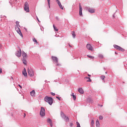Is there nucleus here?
Segmentation results:
<instances>
[{
    "instance_id": "1",
    "label": "nucleus",
    "mask_w": 127,
    "mask_h": 127,
    "mask_svg": "<svg viewBox=\"0 0 127 127\" xmlns=\"http://www.w3.org/2000/svg\"><path fill=\"white\" fill-rule=\"evenodd\" d=\"M16 26L15 27V30L16 31L17 33H18V34H19V35H20L21 37H23V35H22V33H21V31H20V29H19V28H18V25H19V22L16 21Z\"/></svg>"
},
{
    "instance_id": "2",
    "label": "nucleus",
    "mask_w": 127,
    "mask_h": 127,
    "mask_svg": "<svg viewBox=\"0 0 127 127\" xmlns=\"http://www.w3.org/2000/svg\"><path fill=\"white\" fill-rule=\"evenodd\" d=\"M44 100H45V102H46L47 103H48V104H49V105H52V104H53V98H52L51 97L46 96V97H45Z\"/></svg>"
},
{
    "instance_id": "3",
    "label": "nucleus",
    "mask_w": 127,
    "mask_h": 127,
    "mask_svg": "<svg viewBox=\"0 0 127 127\" xmlns=\"http://www.w3.org/2000/svg\"><path fill=\"white\" fill-rule=\"evenodd\" d=\"M28 74L30 77H33V76H34V72L33 71V70H32V68H28Z\"/></svg>"
},
{
    "instance_id": "4",
    "label": "nucleus",
    "mask_w": 127,
    "mask_h": 127,
    "mask_svg": "<svg viewBox=\"0 0 127 127\" xmlns=\"http://www.w3.org/2000/svg\"><path fill=\"white\" fill-rule=\"evenodd\" d=\"M24 10L26 11V12H29V4L28 2H25L24 4Z\"/></svg>"
},
{
    "instance_id": "5",
    "label": "nucleus",
    "mask_w": 127,
    "mask_h": 127,
    "mask_svg": "<svg viewBox=\"0 0 127 127\" xmlns=\"http://www.w3.org/2000/svg\"><path fill=\"white\" fill-rule=\"evenodd\" d=\"M52 60L57 64V66H61V64H58V58L56 57L52 56Z\"/></svg>"
},
{
    "instance_id": "6",
    "label": "nucleus",
    "mask_w": 127,
    "mask_h": 127,
    "mask_svg": "<svg viewBox=\"0 0 127 127\" xmlns=\"http://www.w3.org/2000/svg\"><path fill=\"white\" fill-rule=\"evenodd\" d=\"M40 115L41 117H44V116H45V109H44V108H41Z\"/></svg>"
},
{
    "instance_id": "7",
    "label": "nucleus",
    "mask_w": 127,
    "mask_h": 127,
    "mask_svg": "<svg viewBox=\"0 0 127 127\" xmlns=\"http://www.w3.org/2000/svg\"><path fill=\"white\" fill-rule=\"evenodd\" d=\"M61 115L62 118H63V119H64V120H65L66 122H69V118L67 117L66 116V115H65V114L64 113H63V112H61Z\"/></svg>"
},
{
    "instance_id": "8",
    "label": "nucleus",
    "mask_w": 127,
    "mask_h": 127,
    "mask_svg": "<svg viewBox=\"0 0 127 127\" xmlns=\"http://www.w3.org/2000/svg\"><path fill=\"white\" fill-rule=\"evenodd\" d=\"M86 48H87V49H88V50H90V51H94V49L93 48V47L90 44H87Z\"/></svg>"
},
{
    "instance_id": "9",
    "label": "nucleus",
    "mask_w": 127,
    "mask_h": 127,
    "mask_svg": "<svg viewBox=\"0 0 127 127\" xmlns=\"http://www.w3.org/2000/svg\"><path fill=\"white\" fill-rule=\"evenodd\" d=\"M16 56H17V57H21V49H19V51H17L16 52L15 54Z\"/></svg>"
},
{
    "instance_id": "10",
    "label": "nucleus",
    "mask_w": 127,
    "mask_h": 127,
    "mask_svg": "<svg viewBox=\"0 0 127 127\" xmlns=\"http://www.w3.org/2000/svg\"><path fill=\"white\" fill-rule=\"evenodd\" d=\"M56 0L58 5L60 7V8H61V9H64L63 6H62V4H61V2H60V1H59V0Z\"/></svg>"
},
{
    "instance_id": "11",
    "label": "nucleus",
    "mask_w": 127,
    "mask_h": 127,
    "mask_svg": "<svg viewBox=\"0 0 127 127\" xmlns=\"http://www.w3.org/2000/svg\"><path fill=\"white\" fill-rule=\"evenodd\" d=\"M82 10H83V8H82V6H81V4L79 3V15H80V16H82Z\"/></svg>"
},
{
    "instance_id": "12",
    "label": "nucleus",
    "mask_w": 127,
    "mask_h": 127,
    "mask_svg": "<svg viewBox=\"0 0 127 127\" xmlns=\"http://www.w3.org/2000/svg\"><path fill=\"white\" fill-rule=\"evenodd\" d=\"M22 56L23 57V59H24L27 58V55L24 52H23L22 53Z\"/></svg>"
},
{
    "instance_id": "13",
    "label": "nucleus",
    "mask_w": 127,
    "mask_h": 127,
    "mask_svg": "<svg viewBox=\"0 0 127 127\" xmlns=\"http://www.w3.org/2000/svg\"><path fill=\"white\" fill-rule=\"evenodd\" d=\"M47 123H48V124H49L51 126V127H52V120H51V119H48L47 120Z\"/></svg>"
},
{
    "instance_id": "14",
    "label": "nucleus",
    "mask_w": 127,
    "mask_h": 127,
    "mask_svg": "<svg viewBox=\"0 0 127 127\" xmlns=\"http://www.w3.org/2000/svg\"><path fill=\"white\" fill-rule=\"evenodd\" d=\"M88 11L89 12H90V13H94L95 12V9L89 8L88 9Z\"/></svg>"
},
{
    "instance_id": "15",
    "label": "nucleus",
    "mask_w": 127,
    "mask_h": 127,
    "mask_svg": "<svg viewBox=\"0 0 127 127\" xmlns=\"http://www.w3.org/2000/svg\"><path fill=\"white\" fill-rule=\"evenodd\" d=\"M30 95L32 97H35V91L32 90L30 92Z\"/></svg>"
},
{
    "instance_id": "16",
    "label": "nucleus",
    "mask_w": 127,
    "mask_h": 127,
    "mask_svg": "<svg viewBox=\"0 0 127 127\" xmlns=\"http://www.w3.org/2000/svg\"><path fill=\"white\" fill-rule=\"evenodd\" d=\"M78 92L80 93V94H84V90H83L82 88H79L78 89Z\"/></svg>"
},
{
    "instance_id": "17",
    "label": "nucleus",
    "mask_w": 127,
    "mask_h": 127,
    "mask_svg": "<svg viewBox=\"0 0 127 127\" xmlns=\"http://www.w3.org/2000/svg\"><path fill=\"white\" fill-rule=\"evenodd\" d=\"M85 80H86V82H92V80H91V78L90 77H85Z\"/></svg>"
},
{
    "instance_id": "18",
    "label": "nucleus",
    "mask_w": 127,
    "mask_h": 127,
    "mask_svg": "<svg viewBox=\"0 0 127 127\" xmlns=\"http://www.w3.org/2000/svg\"><path fill=\"white\" fill-rule=\"evenodd\" d=\"M22 74L23 75H24V76H25V77L27 76V72H26V70H25V68H24V70L23 71Z\"/></svg>"
},
{
    "instance_id": "19",
    "label": "nucleus",
    "mask_w": 127,
    "mask_h": 127,
    "mask_svg": "<svg viewBox=\"0 0 127 127\" xmlns=\"http://www.w3.org/2000/svg\"><path fill=\"white\" fill-rule=\"evenodd\" d=\"M114 48H115V49H116V50H118L119 51L120 47L118 46V45H114Z\"/></svg>"
},
{
    "instance_id": "20",
    "label": "nucleus",
    "mask_w": 127,
    "mask_h": 127,
    "mask_svg": "<svg viewBox=\"0 0 127 127\" xmlns=\"http://www.w3.org/2000/svg\"><path fill=\"white\" fill-rule=\"evenodd\" d=\"M96 125L97 127H100V122L98 120H96Z\"/></svg>"
},
{
    "instance_id": "21",
    "label": "nucleus",
    "mask_w": 127,
    "mask_h": 127,
    "mask_svg": "<svg viewBox=\"0 0 127 127\" xmlns=\"http://www.w3.org/2000/svg\"><path fill=\"white\" fill-rule=\"evenodd\" d=\"M118 51H121V52H125V49L122 47H119V50H118Z\"/></svg>"
},
{
    "instance_id": "22",
    "label": "nucleus",
    "mask_w": 127,
    "mask_h": 127,
    "mask_svg": "<svg viewBox=\"0 0 127 127\" xmlns=\"http://www.w3.org/2000/svg\"><path fill=\"white\" fill-rule=\"evenodd\" d=\"M26 59H23V64H24L25 65H26V64H27V62H26Z\"/></svg>"
},
{
    "instance_id": "23",
    "label": "nucleus",
    "mask_w": 127,
    "mask_h": 127,
    "mask_svg": "<svg viewBox=\"0 0 127 127\" xmlns=\"http://www.w3.org/2000/svg\"><path fill=\"white\" fill-rule=\"evenodd\" d=\"M71 34H72L73 38H75L76 37V34H75V32H74V31L72 32Z\"/></svg>"
},
{
    "instance_id": "24",
    "label": "nucleus",
    "mask_w": 127,
    "mask_h": 127,
    "mask_svg": "<svg viewBox=\"0 0 127 127\" xmlns=\"http://www.w3.org/2000/svg\"><path fill=\"white\" fill-rule=\"evenodd\" d=\"M53 27H54V30H55L56 31H58V29H57V27H56L55 26V25H53Z\"/></svg>"
},
{
    "instance_id": "25",
    "label": "nucleus",
    "mask_w": 127,
    "mask_h": 127,
    "mask_svg": "<svg viewBox=\"0 0 127 127\" xmlns=\"http://www.w3.org/2000/svg\"><path fill=\"white\" fill-rule=\"evenodd\" d=\"M87 57H89V58H91V59H94V58H95V57L92 56H89V55H87Z\"/></svg>"
},
{
    "instance_id": "26",
    "label": "nucleus",
    "mask_w": 127,
    "mask_h": 127,
    "mask_svg": "<svg viewBox=\"0 0 127 127\" xmlns=\"http://www.w3.org/2000/svg\"><path fill=\"white\" fill-rule=\"evenodd\" d=\"M100 78L102 80H105V75H102L100 76Z\"/></svg>"
},
{
    "instance_id": "27",
    "label": "nucleus",
    "mask_w": 127,
    "mask_h": 127,
    "mask_svg": "<svg viewBox=\"0 0 127 127\" xmlns=\"http://www.w3.org/2000/svg\"><path fill=\"white\" fill-rule=\"evenodd\" d=\"M33 41L34 42H36V43H37V40H36V39H35V38H33Z\"/></svg>"
},
{
    "instance_id": "28",
    "label": "nucleus",
    "mask_w": 127,
    "mask_h": 127,
    "mask_svg": "<svg viewBox=\"0 0 127 127\" xmlns=\"http://www.w3.org/2000/svg\"><path fill=\"white\" fill-rule=\"evenodd\" d=\"M48 2L49 4V7L50 8V0H48Z\"/></svg>"
},
{
    "instance_id": "29",
    "label": "nucleus",
    "mask_w": 127,
    "mask_h": 127,
    "mask_svg": "<svg viewBox=\"0 0 127 127\" xmlns=\"http://www.w3.org/2000/svg\"><path fill=\"white\" fill-rule=\"evenodd\" d=\"M73 99L75 101L76 100V96L72 95Z\"/></svg>"
},
{
    "instance_id": "30",
    "label": "nucleus",
    "mask_w": 127,
    "mask_h": 127,
    "mask_svg": "<svg viewBox=\"0 0 127 127\" xmlns=\"http://www.w3.org/2000/svg\"><path fill=\"white\" fill-rule=\"evenodd\" d=\"M99 118V120H103V116H100Z\"/></svg>"
},
{
    "instance_id": "31",
    "label": "nucleus",
    "mask_w": 127,
    "mask_h": 127,
    "mask_svg": "<svg viewBox=\"0 0 127 127\" xmlns=\"http://www.w3.org/2000/svg\"><path fill=\"white\" fill-rule=\"evenodd\" d=\"M91 125H92V126H94V120H92L91 121Z\"/></svg>"
},
{
    "instance_id": "32",
    "label": "nucleus",
    "mask_w": 127,
    "mask_h": 127,
    "mask_svg": "<svg viewBox=\"0 0 127 127\" xmlns=\"http://www.w3.org/2000/svg\"><path fill=\"white\" fill-rule=\"evenodd\" d=\"M99 57H100V58H103L104 56H103V55H100Z\"/></svg>"
},
{
    "instance_id": "33",
    "label": "nucleus",
    "mask_w": 127,
    "mask_h": 127,
    "mask_svg": "<svg viewBox=\"0 0 127 127\" xmlns=\"http://www.w3.org/2000/svg\"><path fill=\"white\" fill-rule=\"evenodd\" d=\"M2 73V70L1 69V68L0 67V74H1Z\"/></svg>"
},
{
    "instance_id": "34",
    "label": "nucleus",
    "mask_w": 127,
    "mask_h": 127,
    "mask_svg": "<svg viewBox=\"0 0 127 127\" xmlns=\"http://www.w3.org/2000/svg\"><path fill=\"white\" fill-rule=\"evenodd\" d=\"M51 95H52V96H55V93H54L53 92H51Z\"/></svg>"
},
{
    "instance_id": "35",
    "label": "nucleus",
    "mask_w": 127,
    "mask_h": 127,
    "mask_svg": "<svg viewBox=\"0 0 127 127\" xmlns=\"http://www.w3.org/2000/svg\"><path fill=\"white\" fill-rule=\"evenodd\" d=\"M18 86H19L20 89H22V86H21V85H20V84H18Z\"/></svg>"
},
{
    "instance_id": "36",
    "label": "nucleus",
    "mask_w": 127,
    "mask_h": 127,
    "mask_svg": "<svg viewBox=\"0 0 127 127\" xmlns=\"http://www.w3.org/2000/svg\"><path fill=\"white\" fill-rule=\"evenodd\" d=\"M70 127H73V123H70Z\"/></svg>"
},
{
    "instance_id": "37",
    "label": "nucleus",
    "mask_w": 127,
    "mask_h": 127,
    "mask_svg": "<svg viewBox=\"0 0 127 127\" xmlns=\"http://www.w3.org/2000/svg\"><path fill=\"white\" fill-rule=\"evenodd\" d=\"M57 99H58V100H59V101H60V98L58 97H56Z\"/></svg>"
},
{
    "instance_id": "38",
    "label": "nucleus",
    "mask_w": 127,
    "mask_h": 127,
    "mask_svg": "<svg viewBox=\"0 0 127 127\" xmlns=\"http://www.w3.org/2000/svg\"><path fill=\"white\" fill-rule=\"evenodd\" d=\"M26 116L25 113H24V118H25Z\"/></svg>"
},
{
    "instance_id": "39",
    "label": "nucleus",
    "mask_w": 127,
    "mask_h": 127,
    "mask_svg": "<svg viewBox=\"0 0 127 127\" xmlns=\"http://www.w3.org/2000/svg\"><path fill=\"white\" fill-rule=\"evenodd\" d=\"M73 95L74 96V93H72V94H71V96H73Z\"/></svg>"
},
{
    "instance_id": "40",
    "label": "nucleus",
    "mask_w": 127,
    "mask_h": 127,
    "mask_svg": "<svg viewBox=\"0 0 127 127\" xmlns=\"http://www.w3.org/2000/svg\"><path fill=\"white\" fill-rule=\"evenodd\" d=\"M88 76L89 77L91 76V75H90V74H88Z\"/></svg>"
},
{
    "instance_id": "41",
    "label": "nucleus",
    "mask_w": 127,
    "mask_h": 127,
    "mask_svg": "<svg viewBox=\"0 0 127 127\" xmlns=\"http://www.w3.org/2000/svg\"><path fill=\"white\" fill-rule=\"evenodd\" d=\"M69 47H72V46L70 45H69Z\"/></svg>"
},
{
    "instance_id": "42",
    "label": "nucleus",
    "mask_w": 127,
    "mask_h": 127,
    "mask_svg": "<svg viewBox=\"0 0 127 127\" xmlns=\"http://www.w3.org/2000/svg\"><path fill=\"white\" fill-rule=\"evenodd\" d=\"M115 54H118L117 53V52H115Z\"/></svg>"
}]
</instances>
